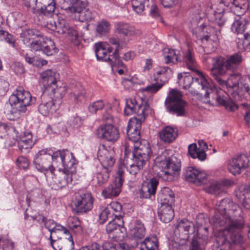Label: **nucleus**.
<instances>
[{
    "label": "nucleus",
    "mask_w": 250,
    "mask_h": 250,
    "mask_svg": "<svg viewBox=\"0 0 250 250\" xmlns=\"http://www.w3.org/2000/svg\"><path fill=\"white\" fill-rule=\"evenodd\" d=\"M120 229L116 225L115 221H110L106 226V231L108 235L109 238L114 239L115 238V234Z\"/></svg>",
    "instance_id": "nucleus-50"
},
{
    "label": "nucleus",
    "mask_w": 250,
    "mask_h": 250,
    "mask_svg": "<svg viewBox=\"0 0 250 250\" xmlns=\"http://www.w3.org/2000/svg\"><path fill=\"white\" fill-rule=\"evenodd\" d=\"M63 8L68 14L74 16L78 21L83 22L93 19L92 12L86 8V3L81 0H64Z\"/></svg>",
    "instance_id": "nucleus-5"
},
{
    "label": "nucleus",
    "mask_w": 250,
    "mask_h": 250,
    "mask_svg": "<svg viewBox=\"0 0 250 250\" xmlns=\"http://www.w3.org/2000/svg\"><path fill=\"white\" fill-rule=\"evenodd\" d=\"M56 4L54 2L48 3L47 5H42L39 7L37 6L32 9V13L40 16L51 17L55 10Z\"/></svg>",
    "instance_id": "nucleus-31"
},
{
    "label": "nucleus",
    "mask_w": 250,
    "mask_h": 250,
    "mask_svg": "<svg viewBox=\"0 0 250 250\" xmlns=\"http://www.w3.org/2000/svg\"><path fill=\"white\" fill-rule=\"evenodd\" d=\"M249 158L245 154L234 156L228 163V169L234 175L240 174L249 166Z\"/></svg>",
    "instance_id": "nucleus-13"
},
{
    "label": "nucleus",
    "mask_w": 250,
    "mask_h": 250,
    "mask_svg": "<svg viewBox=\"0 0 250 250\" xmlns=\"http://www.w3.org/2000/svg\"><path fill=\"white\" fill-rule=\"evenodd\" d=\"M236 192L237 195L243 196L245 197L248 193L250 192V186L246 185H241Z\"/></svg>",
    "instance_id": "nucleus-61"
},
{
    "label": "nucleus",
    "mask_w": 250,
    "mask_h": 250,
    "mask_svg": "<svg viewBox=\"0 0 250 250\" xmlns=\"http://www.w3.org/2000/svg\"><path fill=\"white\" fill-rule=\"evenodd\" d=\"M68 238L56 236L57 239H50V245L54 250H73L74 242L71 235Z\"/></svg>",
    "instance_id": "nucleus-22"
},
{
    "label": "nucleus",
    "mask_w": 250,
    "mask_h": 250,
    "mask_svg": "<svg viewBox=\"0 0 250 250\" xmlns=\"http://www.w3.org/2000/svg\"><path fill=\"white\" fill-rule=\"evenodd\" d=\"M115 32L125 37H131L136 34L134 27L126 22H118L115 25Z\"/></svg>",
    "instance_id": "nucleus-33"
},
{
    "label": "nucleus",
    "mask_w": 250,
    "mask_h": 250,
    "mask_svg": "<svg viewBox=\"0 0 250 250\" xmlns=\"http://www.w3.org/2000/svg\"><path fill=\"white\" fill-rule=\"evenodd\" d=\"M191 242L189 247V250H204L198 242L197 238L194 237V235L192 237Z\"/></svg>",
    "instance_id": "nucleus-63"
},
{
    "label": "nucleus",
    "mask_w": 250,
    "mask_h": 250,
    "mask_svg": "<svg viewBox=\"0 0 250 250\" xmlns=\"http://www.w3.org/2000/svg\"><path fill=\"white\" fill-rule=\"evenodd\" d=\"M68 223L69 228L72 229H78L80 230H81L80 222L77 217L70 218Z\"/></svg>",
    "instance_id": "nucleus-62"
},
{
    "label": "nucleus",
    "mask_w": 250,
    "mask_h": 250,
    "mask_svg": "<svg viewBox=\"0 0 250 250\" xmlns=\"http://www.w3.org/2000/svg\"><path fill=\"white\" fill-rule=\"evenodd\" d=\"M146 234V229L144 224L140 221L136 220L135 226L130 230L131 238L130 240V246L132 248L136 247L141 239L144 238Z\"/></svg>",
    "instance_id": "nucleus-20"
},
{
    "label": "nucleus",
    "mask_w": 250,
    "mask_h": 250,
    "mask_svg": "<svg viewBox=\"0 0 250 250\" xmlns=\"http://www.w3.org/2000/svg\"><path fill=\"white\" fill-rule=\"evenodd\" d=\"M36 98L32 97L31 94L22 88L17 89L10 97L9 102L19 113H25L27 106L36 102Z\"/></svg>",
    "instance_id": "nucleus-6"
},
{
    "label": "nucleus",
    "mask_w": 250,
    "mask_h": 250,
    "mask_svg": "<svg viewBox=\"0 0 250 250\" xmlns=\"http://www.w3.org/2000/svg\"><path fill=\"white\" fill-rule=\"evenodd\" d=\"M93 198L90 192L80 190L75 194L71 206L76 214H82L90 210L93 208Z\"/></svg>",
    "instance_id": "nucleus-8"
},
{
    "label": "nucleus",
    "mask_w": 250,
    "mask_h": 250,
    "mask_svg": "<svg viewBox=\"0 0 250 250\" xmlns=\"http://www.w3.org/2000/svg\"><path fill=\"white\" fill-rule=\"evenodd\" d=\"M107 207L109 208V209L111 210L112 212L114 211V213L119 214L122 213V206L118 202H112Z\"/></svg>",
    "instance_id": "nucleus-57"
},
{
    "label": "nucleus",
    "mask_w": 250,
    "mask_h": 250,
    "mask_svg": "<svg viewBox=\"0 0 250 250\" xmlns=\"http://www.w3.org/2000/svg\"><path fill=\"white\" fill-rule=\"evenodd\" d=\"M119 50L116 48L112 55L111 61H109L111 65L113 66L124 67L125 64L119 58Z\"/></svg>",
    "instance_id": "nucleus-52"
},
{
    "label": "nucleus",
    "mask_w": 250,
    "mask_h": 250,
    "mask_svg": "<svg viewBox=\"0 0 250 250\" xmlns=\"http://www.w3.org/2000/svg\"><path fill=\"white\" fill-rule=\"evenodd\" d=\"M33 145L32 134L30 133H28L27 135L21 137L18 142L19 148L22 152L27 151L29 148H32Z\"/></svg>",
    "instance_id": "nucleus-44"
},
{
    "label": "nucleus",
    "mask_w": 250,
    "mask_h": 250,
    "mask_svg": "<svg viewBox=\"0 0 250 250\" xmlns=\"http://www.w3.org/2000/svg\"><path fill=\"white\" fill-rule=\"evenodd\" d=\"M69 153L67 150H58L52 154V162L57 167L62 166L63 169L74 168V160L67 161L66 157H69Z\"/></svg>",
    "instance_id": "nucleus-18"
},
{
    "label": "nucleus",
    "mask_w": 250,
    "mask_h": 250,
    "mask_svg": "<svg viewBox=\"0 0 250 250\" xmlns=\"http://www.w3.org/2000/svg\"><path fill=\"white\" fill-rule=\"evenodd\" d=\"M114 216V212H112L109 208H103L101 209V212L99 214V222L104 224L109 219H112Z\"/></svg>",
    "instance_id": "nucleus-48"
},
{
    "label": "nucleus",
    "mask_w": 250,
    "mask_h": 250,
    "mask_svg": "<svg viewBox=\"0 0 250 250\" xmlns=\"http://www.w3.org/2000/svg\"><path fill=\"white\" fill-rule=\"evenodd\" d=\"M194 72L199 78H194L193 76L184 72V76L182 73L178 74V79L180 81L183 78V88H190V92L191 93L200 95L201 102L207 104H212L209 99V95L212 96L215 94L214 91L202 72L199 71Z\"/></svg>",
    "instance_id": "nucleus-4"
},
{
    "label": "nucleus",
    "mask_w": 250,
    "mask_h": 250,
    "mask_svg": "<svg viewBox=\"0 0 250 250\" xmlns=\"http://www.w3.org/2000/svg\"><path fill=\"white\" fill-rule=\"evenodd\" d=\"M115 151L113 149H107L104 145H100L97 157L103 167L111 169L115 161Z\"/></svg>",
    "instance_id": "nucleus-16"
},
{
    "label": "nucleus",
    "mask_w": 250,
    "mask_h": 250,
    "mask_svg": "<svg viewBox=\"0 0 250 250\" xmlns=\"http://www.w3.org/2000/svg\"><path fill=\"white\" fill-rule=\"evenodd\" d=\"M229 183L230 181L228 180H223L222 182H213L208 187V192L211 194L219 195L224 191V187L229 185Z\"/></svg>",
    "instance_id": "nucleus-37"
},
{
    "label": "nucleus",
    "mask_w": 250,
    "mask_h": 250,
    "mask_svg": "<svg viewBox=\"0 0 250 250\" xmlns=\"http://www.w3.org/2000/svg\"><path fill=\"white\" fill-rule=\"evenodd\" d=\"M75 168L63 169L55 174L51 183V188L54 190H59L68 186L72 181V174Z\"/></svg>",
    "instance_id": "nucleus-11"
},
{
    "label": "nucleus",
    "mask_w": 250,
    "mask_h": 250,
    "mask_svg": "<svg viewBox=\"0 0 250 250\" xmlns=\"http://www.w3.org/2000/svg\"><path fill=\"white\" fill-rule=\"evenodd\" d=\"M41 51L47 56H51L56 53L58 49L52 40L48 38H44Z\"/></svg>",
    "instance_id": "nucleus-43"
},
{
    "label": "nucleus",
    "mask_w": 250,
    "mask_h": 250,
    "mask_svg": "<svg viewBox=\"0 0 250 250\" xmlns=\"http://www.w3.org/2000/svg\"><path fill=\"white\" fill-rule=\"evenodd\" d=\"M0 243H2V248L5 250H13L14 244L10 239L4 238L2 235H0Z\"/></svg>",
    "instance_id": "nucleus-56"
},
{
    "label": "nucleus",
    "mask_w": 250,
    "mask_h": 250,
    "mask_svg": "<svg viewBox=\"0 0 250 250\" xmlns=\"http://www.w3.org/2000/svg\"><path fill=\"white\" fill-rule=\"evenodd\" d=\"M107 44L103 42H98L95 44V54L98 60L104 62L111 61L112 55L109 54L112 51V47H108Z\"/></svg>",
    "instance_id": "nucleus-28"
},
{
    "label": "nucleus",
    "mask_w": 250,
    "mask_h": 250,
    "mask_svg": "<svg viewBox=\"0 0 250 250\" xmlns=\"http://www.w3.org/2000/svg\"><path fill=\"white\" fill-rule=\"evenodd\" d=\"M158 213L160 219L165 223L170 222L174 216L172 206H161Z\"/></svg>",
    "instance_id": "nucleus-36"
},
{
    "label": "nucleus",
    "mask_w": 250,
    "mask_h": 250,
    "mask_svg": "<svg viewBox=\"0 0 250 250\" xmlns=\"http://www.w3.org/2000/svg\"><path fill=\"white\" fill-rule=\"evenodd\" d=\"M250 3L248 0H220L219 8H216L209 18L219 27L232 23L231 30L237 34L243 33L249 21L241 17L248 9Z\"/></svg>",
    "instance_id": "nucleus-1"
},
{
    "label": "nucleus",
    "mask_w": 250,
    "mask_h": 250,
    "mask_svg": "<svg viewBox=\"0 0 250 250\" xmlns=\"http://www.w3.org/2000/svg\"><path fill=\"white\" fill-rule=\"evenodd\" d=\"M111 220L115 221L116 225L120 229L121 227H123L124 221L123 220L122 213L119 214L114 213V216L112 217Z\"/></svg>",
    "instance_id": "nucleus-64"
},
{
    "label": "nucleus",
    "mask_w": 250,
    "mask_h": 250,
    "mask_svg": "<svg viewBox=\"0 0 250 250\" xmlns=\"http://www.w3.org/2000/svg\"><path fill=\"white\" fill-rule=\"evenodd\" d=\"M51 30L60 34H67L71 35L72 36H74L75 39L78 37L76 31L71 28L64 20H62L57 23L54 22V25H52Z\"/></svg>",
    "instance_id": "nucleus-30"
},
{
    "label": "nucleus",
    "mask_w": 250,
    "mask_h": 250,
    "mask_svg": "<svg viewBox=\"0 0 250 250\" xmlns=\"http://www.w3.org/2000/svg\"><path fill=\"white\" fill-rule=\"evenodd\" d=\"M164 84V83H153L147 86L144 90L147 91L150 93H155L160 89Z\"/></svg>",
    "instance_id": "nucleus-58"
},
{
    "label": "nucleus",
    "mask_w": 250,
    "mask_h": 250,
    "mask_svg": "<svg viewBox=\"0 0 250 250\" xmlns=\"http://www.w3.org/2000/svg\"><path fill=\"white\" fill-rule=\"evenodd\" d=\"M169 159L167 151L165 149L161 148L158 151V156L155 159V162L164 165L166 161Z\"/></svg>",
    "instance_id": "nucleus-53"
},
{
    "label": "nucleus",
    "mask_w": 250,
    "mask_h": 250,
    "mask_svg": "<svg viewBox=\"0 0 250 250\" xmlns=\"http://www.w3.org/2000/svg\"><path fill=\"white\" fill-rule=\"evenodd\" d=\"M174 232L179 233L180 239L187 241L191 239L193 235H194V237H196L194 224L187 219L180 220L175 225Z\"/></svg>",
    "instance_id": "nucleus-14"
},
{
    "label": "nucleus",
    "mask_w": 250,
    "mask_h": 250,
    "mask_svg": "<svg viewBox=\"0 0 250 250\" xmlns=\"http://www.w3.org/2000/svg\"><path fill=\"white\" fill-rule=\"evenodd\" d=\"M34 163L36 168L41 171L49 170L53 173L55 170L52 162V154L46 150H41L36 154Z\"/></svg>",
    "instance_id": "nucleus-12"
},
{
    "label": "nucleus",
    "mask_w": 250,
    "mask_h": 250,
    "mask_svg": "<svg viewBox=\"0 0 250 250\" xmlns=\"http://www.w3.org/2000/svg\"><path fill=\"white\" fill-rule=\"evenodd\" d=\"M188 153L193 159L198 158L200 161H204L206 159L207 155L203 150H200L195 143L188 146Z\"/></svg>",
    "instance_id": "nucleus-42"
},
{
    "label": "nucleus",
    "mask_w": 250,
    "mask_h": 250,
    "mask_svg": "<svg viewBox=\"0 0 250 250\" xmlns=\"http://www.w3.org/2000/svg\"><path fill=\"white\" fill-rule=\"evenodd\" d=\"M111 169L103 167L101 170L97 173V184L101 186L105 184L108 181L109 177V172Z\"/></svg>",
    "instance_id": "nucleus-45"
},
{
    "label": "nucleus",
    "mask_w": 250,
    "mask_h": 250,
    "mask_svg": "<svg viewBox=\"0 0 250 250\" xmlns=\"http://www.w3.org/2000/svg\"><path fill=\"white\" fill-rule=\"evenodd\" d=\"M148 4V0H131L133 10L137 14L143 12L145 6H147Z\"/></svg>",
    "instance_id": "nucleus-47"
},
{
    "label": "nucleus",
    "mask_w": 250,
    "mask_h": 250,
    "mask_svg": "<svg viewBox=\"0 0 250 250\" xmlns=\"http://www.w3.org/2000/svg\"><path fill=\"white\" fill-rule=\"evenodd\" d=\"M211 88L214 91L215 94L212 96L209 95V99L212 104H208L209 105H213L214 104L213 102L214 100H215L219 104L224 106L226 109L230 111L233 112L237 109L236 104L233 102L230 98L217 95L215 89H213L212 87Z\"/></svg>",
    "instance_id": "nucleus-29"
},
{
    "label": "nucleus",
    "mask_w": 250,
    "mask_h": 250,
    "mask_svg": "<svg viewBox=\"0 0 250 250\" xmlns=\"http://www.w3.org/2000/svg\"><path fill=\"white\" fill-rule=\"evenodd\" d=\"M48 132H52L54 133H60L61 131L65 130L63 123L61 122L56 123L51 126H49L47 128Z\"/></svg>",
    "instance_id": "nucleus-55"
},
{
    "label": "nucleus",
    "mask_w": 250,
    "mask_h": 250,
    "mask_svg": "<svg viewBox=\"0 0 250 250\" xmlns=\"http://www.w3.org/2000/svg\"><path fill=\"white\" fill-rule=\"evenodd\" d=\"M99 138L107 141L115 142L120 137L118 129L111 124L101 125L97 129Z\"/></svg>",
    "instance_id": "nucleus-17"
},
{
    "label": "nucleus",
    "mask_w": 250,
    "mask_h": 250,
    "mask_svg": "<svg viewBox=\"0 0 250 250\" xmlns=\"http://www.w3.org/2000/svg\"><path fill=\"white\" fill-rule=\"evenodd\" d=\"M125 167L124 165H120L118 167L116 175L115 178V183H117L119 186L123 185L124 181Z\"/></svg>",
    "instance_id": "nucleus-51"
},
{
    "label": "nucleus",
    "mask_w": 250,
    "mask_h": 250,
    "mask_svg": "<svg viewBox=\"0 0 250 250\" xmlns=\"http://www.w3.org/2000/svg\"><path fill=\"white\" fill-rule=\"evenodd\" d=\"M184 175L187 181L198 186L206 184L207 181L205 172L192 167H187L184 170Z\"/></svg>",
    "instance_id": "nucleus-15"
},
{
    "label": "nucleus",
    "mask_w": 250,
    "mask_h": 250,
    "mask_svg": "<svg viewBox=\"0 0 250 250\" xmlns=\"http://www.w3.org/2000/svg\"><path fill=\"white\" fill-rule=\"evenodd\" d=\"M104 105L105 104L103 101L98 100L90 104L88 106V110L91 113H96L97 111L102 110Z\"/></svg>",
    "instance_id": "nucleus-54"
},
{
    "label": "nucleus",
    "mask_w": 250,
    "mask_h": 250,
    "mask_svg": "<svg viewBox=\"0 0 250 250\" xmlns=\"http://www.w3.org/2000/svg\"><path fill=\"white\" fill-rule=\"evenodd\" d=\"M143 168V167L133 163L130 164L129 167L127 168V170L130 174L135 176Z\"/></svg>",
    "instance_id": "nucleus-60"
},
{
    "label": "nucleus",
    "mask_w": 250,
    "mask_h": 250,
    "mask_svg": "<svg viewBox=\"0 0 250 250\" xmlns=\"http://www.w3.org/2000/svg\"><path fill=\"white\" fill-rule=\"evenodd\" d=\"M66 87L64 84L57 81L49 87H46L43 92L45 93L47 95L52 94L53 96L52 98L57 100L62 99L66 93Z\"/></svg>",
    "instance_id": "nucleus-24"
},
{
    "label": "nucleus",
    "mask_w": 250,
    "mask_h": 250,
    "mask_svg": "<svg viewBox=\"0 0 250 250\" xmlns=\"http://www.w3.org/2000/svg\"><path fill=\"white\" fill-rule=\"evenodd\" d=\"M41 100V103L38 106V111L42 115L48 116L56 110L55 103L51 97L43 92Z\"/></svg>",
    "instance_id": "nucleus-21"
},
{
    "label": "nucleus",
    "mask_w": 250,
    "mask_h": 250,
    "mask_svg": "<svg viewBox=\"0 0 250 250\" xmlns=\"http://www.w3.org/2000/svg\"><path fill=\"white\" fill-rule=\"evenodd\" d=\"M132 160L133 163L143 167L148 161L151 153V148L147 141L134 145Z\"/></svg>",
    "instance_id": "nucleus-10"
},
{
    "label": "nucleus",
    "mask_w": 250,
    "mask_h": 250,
    "mask_svg": "<svg viewBox=\"0 0 250 250\" xmlns=\"http://www.w3.org/2000/svg\"><path fill=\"white\" fill-rule=\"evenodd\" d=\"M218 231L219 236L216 241L219 246L215 250H230L234 246H241L243 239L240 232L226 233L224 230Z\"/></svg>",
    "instance_id": "nucleus-9"
},
{
    "label": "nucleus",
    "mask_w": 250,
    "mask_h": 250,
    "mask_svg": "<svg viewBox=\"0 0 250 250\" xmlns=\"http://www.w3.org/2000/svg\"><path fill=\"white\" fill-rule=\"evenodd\" d=\"M178 135V130L176 127L167 125L163 128L159 132L160 140L166 144L173 142Z\"/></svg>",
    "instance_id": "nucleus-25"
},
{
    "label": "nucleus",
    "mask_w": 250,
    "mask_h": 250,
    "mask_svg": "<svg viewBox=\"0 0 250 250\" xmlns=\"http://www.w3.org/2000/svg\"><path fill=\"white\" fill-rule=\"evenodd\" d=\"M145 120V117L143 116L131 119L128 124L127 129V136H130V134H131L133 136H136V134L140 133L141 124Z\"/></svg>",
    "instance_id": "nucleus-32"
},
{
    "label": "nucleus",
    "mask_w": 250,
    "mask_h": 250,
    "mask_svg": "<svg viewBox=\"0 0 250 250\" xmlns=\"http://www.w3.org/2000/svg\"><path fill=\"white\" fill-rule=\"evenodd\" d=\"M44 40V38L40 35L36 39L33 40L27 46L35 51L42 50Z\"/></svg>",
    "instance_id": "nucleus-49"
},
{
    "label": "nucleus",
    "mask_w": 250,
    "mask_h": 250,
    "mask_svg": "<svg viewBox=\"0 0 250 250\" xmlns=\"http://www.w3.org/2000/svg\"><path fill=\"white\" fill-rule=\"evenodd\" d=\"M218 212L212 218L213 225L217 231L237 232L241 230L244 225L241 215V208L230 198H225L216 205Z\"/></svg>",
    "instance_id": "nucleus-3"
},
{
    "label": "nucleus",
    "mask_w": 250,
    "mask_h": 250,
    "mask_svg": "<svg viewBox=\"0 0 250 250\" xmlns=\"http://www.w3.org/2000/svg\"><path fill=\"white\" fill-rule=\"evenodd\" d=\"M110 24L106 20H102L99 22L96 26V32L100 36L105 35L109 32Z\"/></svg>",
    "instance_id": "nucleus-46"
},
{
    "label": "nucleus",
    "mask_w": 250,
    "mask_h": 250,
    "mask_svg": "<svg viewBox=\"0 0 250 250\" xmlns=\"http://www.w3.org/2000/svg\"><path fill=\"white\" fill-rule=\"evenodd\" d=\"M164 168L163 172L167 176L166 180L171 181L174 176H177L180 170L181 163L179 161H174L173 158L168 160L162 166Z\"/></svg>",
    "instance_id": "nucleus-23"
},
{
    "label": "nucleus",
    "mask_w": 250,
    "mask_h": 250,
    "mask_svg": "<svg viewBox=\"0 0 250 250\" xmlns=\"http://www.w3.org/2000/svg\"><path fill=\"white\" fill-rule=\"evenodd\" d=\"M212 67L210 68V75L212 79L223 87L236 91L241 87L242 80L243 79L239 73H230L227 81L223 78L229 71L237 70L238 66L244 61L242 53L238 52L228 56L226 58L217 56L212 58Z\"/></svg>",
    "instance_id": "nucleus-2"
},
{
    "label": "nucleus",
    "mask_w": 250,
    "mask_h": 250,
    "mask_svg": "<svg viewBox=\"0 0 250 250\" xmlns=\"http://www.w3.org/2000/svg\"><path fill=\"white\" fill-rule=\"evenodd\" d=\"M182 93L177 90H171L165 101V105L167 111L171 114L178 116H184L185 107L187 103L182 99Z\"/></svg>",
    "instance_id": "nucleus-7"
},
{
    "label": "nucleus",
    "mask_w": 250,
    "mask_h": 250,
    "mask_svg": "<svg viewBox=\"0 0 250 250\" xmlns=\"http://www.w3.org/2000/svg\"><path fill=\"white\" fill-rule=\"evenodd\" d=\"M157 200L161 206H172L175 201V195L169 188L164 187L158 193Z\"/></svg>",
    "instance_id": "nucleus-27"
},
{
    "label": "nucleus",
    "mask_w": 250,
    "mask_h": 250,
    "mask_svg": "<svg viewBox=\"0 0 250 250\" xmlns=\"http://www.w3.org/2000/svg\"><path fill=\"white\" fill-rule=\"evenodd\" d=\"M17 165L21 168L26 169L29 165L28 159L23 156L19 157L17 160Z\"/></svg>",
    "instance_id": "nucleus-59"
},
{
    "label": "nucleus",
    "mask_w": 250,
    "mask_h": 250,
    "mask_svg": "<svg viewBox=\"0 0 250 250\" xmlns=\"http://www.w3.org/2000/svg\"><path fill=\"white\" fill-rule=\"evenodd\" d=\"M44 227L50 232L49 240L53 238V234L56 232H63L64 233H69L68 230L62 225L56 223L52 219H46L44 224Z\"/></svg>",
    "instance_id": "nucleus-34"
},
{
    "label": "nucleus",
    "mask_w": 250,
    "mask_h": 250,
    "mask_svg": "<svg viewBox=\"0 0 250 250\" xmlns=\"http://www.w3.org/2000/svg\"><path fill=\"white\" fill-rule=\"evenodd\" d=\"M141 248L144 250H159V243L157 237L152 236L146 238L141 242Z\"/></svg>",
    "instance_id": "nucleus-38"
},
{
    "label": "nucleus",
    "mask_w": 250,
    "mask_h": 250,
    "mask_svg": "<svg viewBox=\"0 0 250 250\" xmlns=\"http://www.w3.org/2000/svg\"><path fill=\"white\" fill-rule=\"evenodd\" d=\"M40 35V32L36 29H26L22 32L21 37L22 39L23 43L27 45Z\"/></svg>",
    "instance_id": "nucleus-39"
},
{
    "label": "nucleus",
    "mask_w": 250,
    "mask_h": 250,
    "mask_svg": "<svg viewBox=\"0 0 250 250\" xmlns=\"http://www.w3.org/2000/svg\"><path fill=\"white\" fill-rule=\"evenodd\" d=\"M122 185L119 186L117 183L114 182L113 184L109 185L102 192V194L105 198H112L117 196L121 192Z\"/></svg>",
    "instance_id": "nucleus-41"
},
{
    "label": "nucleus",
    "mask_w": 250,
    "mask_h": 250,
    "mask_svg": "<svg viewBox=\"0 0 250 250\" xmlns=\"http://www.w3.org/2000/svg\"><path fill=\"white\" fill-rule=\"evenodd\" d=\"M158 183L159 181L156 178H151L148 182L144 183L140 191V197L146 199L154 195Z\"/></svg>",
    "instance_id": "nucleus-26"
},
{
    "label": "nucleus",
    "mask_w": 250,
    "mask_h": 250,
    "mask_svg": "<svg viewBox=\"0 0 250 250\" xmlns=\"http://www.w3.org/2000/svg\"><path fill=\"white\" fill-rule=\"evenodd\" d=\"M56 75V73L52 71L51 69L46 70L41 73L40 83L42 84L44 89L57 81Z\"/></svg>",
    "instance_id": "nucleus-35"
},
{
    "label": "nucleus",
    "mask_w": 250,
    "mask_h": 250,
    "mask_svg": "<svg viewBox=\"0 0 250 250\" xmlns=\"http://www.w3.org/2000/svg\"><path fill=\"white\" fill-rule=\"evenodd\" d=\"M149 108L148 105L143 104H137L135 99H128L126 100V106L124 110L125 114L127 116L133 113L136 114V116L139 117L143 116L146 118L147 113L146 111Z\"/></svg>",
    "instance_id": "nucleus-19"
},
{
    "label": "nucleus",
    "mask_w": 250,
    "mask_h": 250,
    "mask_svg": "<svg viewBox=\"0 0 250 250\" xmlns=\"http://www.w3.org/2000/svg\"><path fill=\"white\" fill-rule=\"evenodd\" d=\"M183 61L186 63L187 67L192 72L198 71L197 67V63L194 57L193 54L190 50H187L184 53L183 57Z\"/></svg>",
    "instance_id": "nucleus-40"
}]
</instances>
